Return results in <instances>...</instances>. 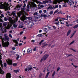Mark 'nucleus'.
Here are the masks:
<instances>
[{
  "label": "nucleus",
  "instance_id": "1",
  "mask_svg": "<svg viewBox=\"0 0 78 78\" xmlns=\"http://www.w3.org/2000/svg\"><path fill=\"white\" fill-rule=\"evenodd\" d=\"M2 32H0V39H2V43L3 47H8L9 44V37L7 36L6 34H5L4 36L5 38L4 41H5V42H4V38H2Z\"/></svg>",
  "mask_w": 78,
  "mask_h": 78
},
{
  "label": "nucleus",
  "instance_id": "2",
  "mask_svg": "<svg viewBox=\"0 0 78 78\" xmlns=\"http://www.w3.org/2000/svg\"><path fill=\"white\" fill-rule=\"evenodd\" d=\"M34 2H36L37 4H39L40 5H41V4H45L46 3H48V1L46 0L45 1H43V3L37 1V0H32V2L30 4H29L30 5V6L31 8H33L35 7V8H36L37 5Z\"/></svg>",
  "mask_w": 78,
  "mask_h": 78
},
{
  "label": "nucleus",
  "instance_id": "3",
  "mask_svg": "<svg viewBox=\"0 0 78 78\" xmlns=\"http://www.w3.org/2000/svg\"><path fill=\"white\" fill-rule=\"evenodd\" d=\"M11 5H9L7 2H5L3 4L0 3V8L1 9H4L5 10H9V7Z\"/></svg>",
  "mask_w": 78,
  "mask_h": 78
},
{
  "label": "nucleus",
  "instance_id": "4",
  "mask_svg": "<svg viewBox=\"0 0 78 78\" xmlns=\"http://www.w3.org/2000/svg\"><path fill=\"white\" fill-rule=\"evenodd\" d=\"M16 12H12V14L13 15V17L11 18V17H9V19L10 22L12 24H14L16 21H17L18 20V17L15 14Z\"/></svg>",
  "mask_w": 78,
  "mask_h": 78
},
{
  "label": "nucleus",
  "instance_id": "5",
  "mask_svg": "<svg viewBox=\"0 0 78 78\" xmlns=\"http://www.w3.org/2000/svg\"><path fill=\"white\" fill-rule=\"evenodd\" d=\"M25 9L22 8L21 9V12H20V14L21 13L23 14V16L20 18L21 20L22 21H23L24 23H28V21H25V20H26V16L25 15Z\"/></svg>",
  "mask_w": 78,
  "mask_h": 78
},
{
  "label": "nucleus",
  "instance_id": "6",
  "mask_svg": "<svg viewBox=\"0 0 78 78\" xmlns=\"http://www.w3.org/2000/svg\"><path fill=\"white\" fill-rule=\"evenodd\" d=\"M64 1L65 3H63V7H67V4H66V3H68L69 2V0H54L53 3L55 5H56L57 3H59L60 2H62V1Z\"/></svg>",
  "mask_w": 78,
  "mask_h": 78
},
{
  "label": "nucleus",
  "instance_id": "7",
  "mask_svg": "<svg viewBox=\"0 0 78 78\" xmlns=\"http://www.w3.org/2000/svg\"><path fill=\"white\" fill-rule=\"evenodd\" d=\"M3 25L4 27H5L4 28V30H5V31L7 29H9L10 27H11V25H9V22L4 23H3ZM7 25H8L7 27H6Z\"/></svg>",
  "mask_w": 78,
  "mask_h": 78
},
{
  "label": "nucleus",
  "instance_id": "8",
  "mask_svg": "<svg viewBox=\"0 0 78 78\" xmlns=\"http://www.w3.org/2000/svg\"><path fill=\"white\" fill-rule=\"evenodd\" d=\"M49 56V54H45L43 57L42 58L41 60V62H42V61H45L48 58Z\"/></svg>",
  "mask_w": 78,
  "mask_h": 78
},
{
  "label": "nucleus",
  "instance_id": "9",
  "mask_svg": "<svg viewBox=\"0 0 78 78\" xmlns=\"http://www.w3.org/2000/svg\"><path fill=\"white\" fill-rule=\"evenodd\" d=\"M34 68H36V67H34L32 68V66L31 65H29L28 66V69L26 68L25 70L26 72H27V71H29V70L31 71L32 69H34Z\"/></svg>",
  "mask_w": 78,
  "mask_h": 78
},
{
  "label": "nucleus",
  "instance_id": "10",
  "mask_svg": "<svg viewBox=\"0 0 78 78\" xmlns=\"http://www.w3.org/2000/svg\"><path fill=\"white\" fill-rule=\"evenodd\" d=\"M0 29L1 30L2 32V33H5L6 31V30L4 29V28H3V27L2 26V23H0Z\"/></svg>",
  "mask_w": 78,
  "mask_h": 78
},
{
  "label": "nucleus",
  "instance_id": "11",
  "mask_svg": "<svg viewBox=\"0 0 78 78\" xmlns=\"http://www.w3.org/2000/svg\"><path fill=\"white\" fill-rule=\"evenodd\" d=\"M34 25V23L33 22H30L29 23L27 24V26H28L29 28H31L33 27Z\"/></svg>",
  "mask_w": 78,
  "mask_h": 78
},
{
  "label": "nucleus",
  "instance_id": "12",
  "mask_svg": "<svg viewBox=\"0 0 78 78\" xmlns=\"http://www.w3.org/2000/svg\"><path fill=\"white\" fill-rule=\"evenodd\" d=\"M6 62H7L8 64H9V65H11L12 64V60L10 59H8L6 60Z\"/></svg>",
  "mask_w": 78,
  "mask_h": 78
},
{
  "label": "nucleus",
  "instance_id": "13",
  "mask_svg": "<svg viewBox=\"0 0 78 78\" xmlns=\"http://www.w3.org/2000/svg\"><path fill=\"white\" fill-rule=\"evenodd\" d=\"M69 3L70 6H72V5H74L75 2L72 1V0H69Z\"/></svg>",
  "mask_w": 78,
  "mask_h": 78
},
{
  "label": "nucleus",
  "instance_id": "14",
  "mask_svg": "<svg viewBox=\"0 0 78 78\" xmlns=\"http://www.w3.org/2000/svg\"><path fill=\"white\" fill-rule=\"evenodd\" d=\"M50 30V27L48 26H47L44 29V31H48Z\"/></svg>",
  "mask_w": 78,
  "mask_h": 78
},
{
  "label": "nucleus",
  "instance_id": "15",
  "mask_svg": "<svg viewBox=\"0 0 78 78\" xmlns=\"http://www.w3.org/2000/svg\"><path fill=\"white\" fill-rule=\"evenodd\" d=\"M6 78H11V74L8 73L6 75Z\"/></svg>",
  "mask_w": 78,
  "mask_h": 78
},
{
  "label": "nucleus",
  "instance_id": "16",
  "mask_svg": "<svg viewBox=\"0 0 78 78\" xmlns=\"http://www.w3.org/2000/svg\"><path fill=\"white\" fill-rule=\"evenodd\" d=\"M32 53V50L31 48H28L27 49V53Z\"/></svg>",
  "mask_w": 78,
  "mask_h": 78
},
{
  "label": "nucleus",
  "instance_id": "17",
  "mask_svg": "<svg viewBox=\"0 0 78 78\" xmlns=\"http://www.w3.org/2000/svg\"><path fill=\"white\" fill-rule=\"evenodd\" d=\"M13 42H15V44H16V45H15V46H17V44H18V42L16 40H13Z\"/></svg>",
  "mask_w": 78,
  "mask_h": 78
},
{
  "label": "nucleus",
  "instance_id": "18",
  "mask_svg": "<svg viewBox=\"0 0 78 78\" xmlns=\"http://www.w3.org/2000/svg\"><path fill=\"white\" fill-rule=\"evenodd\" d=\"M73 25V24H69V22H66V27H69V26H72Z\"/></svg>",
  "mask_w": 78,
  "mask_h": 78
},
{
  "label": "nucleus",
  "instance_id": "19",
  "mask_svg": "<svg viewBox=\"0 0 78 78\" xmlns=\"http://www.w3.org/2000/svg\"><path fill=\"white\" fill-rule=\"evenodd\" d=\"M1 54L0 53V64H1V66H3V64H2V61L1 60V59H2V56L1 55Z\"/></svg>",
  "mask_w": 78,
  "mask_h": 78
},
{
  "label": "nucleus",
  "instance_id": "20",
  "mask_svg": "<svg viewBox=\"0 0 78 78\" xmlns=\"http://www.w3.org/2000/svg\"><path fill=\"white\" fill-rule=\"evenodd\" d=\"M41 17H44V18H45V17H47V16L45 14H42L41 15Z\"/></svg>",
  "mask_w": 78,
  "mask_h": 78
},
{
  "label": "nucleus",
  "instance_id": "21",
  "mask_svg": "<svg viewBox=\"0 0 78 78\" xmlns=\"http://www.w3.org/2000/svg\"><path fill=\"white\" fill-rule=\"evenodd\" d=\"M16 9H17V10H19V9H20V5H17L16 7Z\"/></svg>",
  "mask_w": 78,
  "mask_h": 78
},
{
  "label": "nucleus",
  "instance_id": "22",
  "mask_svg": "<svg viewBox=\"0 0 78 78\" xmlns=\"http://www.w3.org/2000/svg\"><path fill=\"white\" fill-rule=\"evenodd\" d=\"M46 33H44L43 34H39L38 36H39V37H42V36H44V34H46Z\"/></svg>",
  "mask_w": 78,
  "mask_h": 78
},
{
  "label": "nucleus",
  "instance_id": "23",
  "mask_svg": "<svg viewBox=\"0 0 78 78\" xmlns=\"http://www.w3.org/2000/svg\"><path fill=\"white\" fill-rule=\"evenodd\" d=\"M72 32V30H69L67 32V36H69V35L70 33H71V32Z\"/></svg>",
  "mask_w": 78,
  "mask_h": 78
},
{
  "label": "nucleus",
  "instance_id": "24",
  "mask_svg": "<svg viewBox=\"0 0 78 78\" xmlns=\"http://www.w3.org/2000/svg\"><path fill=\"white\" fill-rule=\"evenodd\" d=\"M0 73H1V74H3L4 73V71L2 69L0 68Z\"/></svg>",
  "mask_w": 78,
  "mask_h": 78
},
{
  "label": "nucleus",
  "instance_id": "25",
  "mask_svg": "<svg viewBox=\"0 0 78 78\" xmlns=\"http://www.w3.org/2000/svg\"><path fill=\"white\" fill-rule=\"evenodd\" d=\"M53 9V8L52 6L51 5L48 8H47V9Z\"/></svg>",
  "mask_w": 78,
  "mask_h": 78
},
{
  "label": "nucleus",
  "instance_id": "26",
  "mask_svg": "<svg viewBox=\"0 0 78 78\" xmlns=\"http://www.w3.org/2000/svg\"><path fill=\"white\" fill-rule=\"evenodd\" d=\"M1 12H0V14ZM2 17H4V15H3V14H1V16H0V20L1 19V18H2Z\"/></svg>",
  "mask_w": 78,
  "mask_h": 78
},
{
  "label": "nucleus",
  "instance_id": "27",
  "mask_svg": "<svg viewBox=\"0 0 78 78\" xmlns=\"http://www.w3.org/2000/svg\"><path fill=\"white\" fill-rule=\"evenodd\" d=\"M62 18H61L60 17H58V19L59 20L60 22H61V21L62 22V21H63L62 20Z\"/></svg>",
  "mask_w": 78,
  "mask_h": 78
},
{
  "label": "nucleus",
  "instance_id": "28",
  "mask_svg": "<svg viewBox=\"0 0 78 78\" xmlns=\"http://www.w3.org/2000/svg\"><path fill=\"white\" fill-rule=\"evenodd\" d=\"M50 72H48L47 73L45 77V78H48V75H49V73H50Z\"/></svg>",
  "mask_w": 78,
  "mask_h": 78
},
{
  "label": "nucleus",
  "instance_id": "29",
  "mask_svg": "<svg viewBox=\"0 0 78 78\" xmlns=\"http://www.w3.org/2000/svg\"><path fill=\"white\" fill-rule=\"evenodd\" d=\"M76 33V31H74L73 34H72V35L70 37V38H71V37H72L73 36V35L75 34V33Z\"/></svg>",
  "mask_w": 78,
  "mask_h": 78
},
{
  "label": "nucleus",
  "instance_id": "30",
  "mask_svg": "<svg viewBox=\"0 0 78 78\" xmlns=\"http://www.w3.org/2000/svg\"><path fill=\"white\" fill-rule=\"evenodd\" d=\"M55 73H56V72L55 71L52 74V78H54V76H55Z\"/></svg>",
  "mask_w": 78,
  "mask_h": 78
},
{
  "label": "nucleus",
  "instance_id": "31",
  "mask_svg": "<svg viewBox=\"0 0 78 78\" xmlns=\"http://www.w3.org/2000/svg\"><path fill=\"white\" fill-rule=\"evenodd\" d=\"M78 27V24H77L74 27L73 29H75L76 28H77Z\"/></svg>",
  "mask_w": 78,
  "mask_h": 78
},
{
  "label": "nucleus",
  "instance_id": "32",
  "mask_svg": "<svg viewBox=\"0 0 78 78\" xmlns=\"http://www.w3.org/2000/svg\"><path fill=\"white\" fill-rule=\"evenodd\" d=\"M16 56H17L16 59L18 60L19 58V55H18V54H16Z\"/></svg>",
  "mask_w": 78,
  "mask_h": 78
},
{
  "label": "nucleus",
  "instance_id": "33",
  "mask_svg": "<svg viewBox=\"0 0 78 78\" xmlns=\"http://www.w3.org/2000/svg\"><path fill=\"white\" fill-rule=\"evenodd\" d=\"M44 40H42L39 43V45H41V44H42V42H44Z\"/></svg>",
  "mask_w": 78,
  "mask_h": 78
},
{
  "label": "nucleus",
  "instance_id": "34",
  "mask_svg": "<svg viewBox=\"0 0 78 78\" xmlns=\"http://www.w3.org/2000/svg\"><path fill=\"white\" fill-rule=\"evenodd\" d=\"M27 18L28 20H32V18H31V17H27Z\"/></svg>",
  "mask_w": 78,
  "mask_h": 78
},
{
  "label": "nucleus",
  "instance_id": "35",
  "mask_svg": "<svg viewBox=\"0 0 78 78\" xmlns=\"http://www.w3.org/2000/svg\"><path fill=\"white\" fill-rule=\"evenodd\" d=\"M59 10H58V9H57L55 11V12H54V14H55V13H56L57 12H58V11H59Z\"/></svg>",
  "mask_w": 78,
  "mask_h": 78
},
{
  "label": "nucleus",
  "instance_id": "36",
  "mask_svg": "<svg viewBox=\"0 0 78 78\" xmlns=\"http://www.w3.org/2000/svg\"><path fill=\"white\" fill-rule=\"evenodd\" d=\"M66 56L67 57H69L70 56H72V54H67Z\"/></svg>",
  "mask_w": 78,
  "mask_h": 78
},
{
  "label": "nucleus",
  "instance_id": "37",
  "mask_svg": "<svg viewBox=\"0 0 78 78\" xmlns=\"http://www.w3.org/2000/svg\"><path fill=\"white\" fill-rule=\"evenodd\" d=\"M75 42V41H72L70 44H69V45H72V44H73V43H74V42Z\"/></svg>",
  "mask_w": 78,
  "mask_h": 78
},
{
  "label": "nucleus",
  "instance_id": "38",
  "mask_svg": "<svg viewBox=\"0 0 78 78\" xmlns=\"http://www.w3.org/2000/svg\"><path fill=\"white\" fill-rule=\"evenodd\" d=\"M58 8V5H56L55 6L54 8Z\"/></svg>",
  "mask_w": 78,
  "mask_h": 78
},
{
  "label": "nucleus",
  "instance_id": "39",
  "mask_svg": "<svg viewBox=\"0 0 78 78\" xmlns=\"http://www.w3.org/2000/svg\"><path fill=\"white\" fill-rule=\"evenodd\" d=\"M34 16H36V15H37V12H35L34 14Z\"/></svg>",
  "mask_w": 78,
  "mask_h": 78
},
{
  "label": "nucleus",
  "instance_id": "40",
  "mask_svg": "<svg viewBox=\"0 0 78 78\" xmlns=\"http://www.w3.org/2000/svg\"><path fill=\"white\" fill-rule=\"evenodd\" d=\"M53 11H51L50 12L49 14H50L51 15L53 14Z\"/></svg>",
  "mask_w": 78,
  "mask_h": 78
},
{
  "label": "nucleus",
  "instance_id": "41",
  "mask_svg": "<svg viewBox=\"0 0 78 78\" xmlns=\"http://www.w3.org/2000/svg\"><path fill=\"white\" fill-rule=\"evenodd\" d=\"M4 67H6V66H7L6 63H4Z\"/></svg>",
  "mask_w": 78,
  "mask_h": 78
},
{
  "label": "nucleus",
  "instance_id": "42",
  "mask_svg": "<svg viewBox=\"0 0 78 78\" xmlns=\"http://www.w3.org/2000/svg\"><path fill=\"white\" fill-rule=\"evenodd\" d=\"M36 47L34 48L33 49V51H36Z\"/></svg>",
  "mask_w": 78,
  "mask_h": 78
},
{
  "label": "nucleus",
  "instance_id": "43",
  "mask_svg": "<svg viewBox=\"0 0 78 78\" xmlns=\"http://www.w3.org/2000/svg\"><path fill=\"white\" fill-rule=\"evenodd\" d=\"M19 72V71L18 70H15L14 71V72L15 73H17Z\"/></svg>",
  "mask_w": 78,
  "mask_h": 78
},
{
  "label": "nucleus",
  "instance_id": "44",
  "mask_svg": "<svg viewBox=\"0 0 78 78\" xmlns=\"http://www.w3.org/2000/svg\"><path fill=\"white\" fill-rule=\"evenodd\" d=\"M13 66H17V63H13Z\"/></svg>",
  "mask_w": 78,
  "mask_h": 78
},
{
  "label": "nucleus",
  "instance_id": "45",
  "mask_svg": "<svg viewBox=\"0 0 78 78\" xmlns=\"http://www.w3.org/2000/svg\"><path fill=\"white\" fill-rule=\"evenodd\" d=\"M17 14L19 17H20V12L17 13Z\"/></svg>",
  "mask_w": 78,
  "mask_h": 78
},
{
  "label": "nucleus",
  "instance_id": "46",
  "mask_svg": "<svg viewBox=\"0 0 78 78\" xmlns=\"http://www.w3.org/2000/svg\"><path fill=\"white\" fill-rule=\"evenodd\" d=\"M61 19H62V20H67V19H66V18H61Z\"/></svg>",
  "mask_w": 78,
  "mask_h": 78
},
{
  "label": "nucleus",
  "instance_id": "47",
  "mask_svg": "<svg viewBox=\"0 0 78 78\" xmlns=\"http://www.w3.org/2000/svg\"><path fill=\"white\" fill-rule=\"evenodd\" d=\"M13 26L14 28H16V27H17V25H16V24H13Z\"/></svg>",
  "mask_w": 78,
  "mask_h": 78
},
{
  "label": "nucleus",
  "instance_id": "48",
  "mask_svg": "<svg viewBox=\"0 0 78 78\" xmlns=\"http://www.w3.org/2000/svg\"><path fill=\"white\" fill-rule=\"evenodd\" d=\"M23 33V31H21L20 32V34L22 35Z\"/></svg>",
  "mask_w": 78,
  "mask_h": 78
},
{
  "label": "nucleus",
  "instance_id": "49",
  "mask_svg": "<svg viewBox=\"0 0 78 78\" xmlns=\"http://www.w3.org/2000/svg\"><path fill=\"white\" fill-rule=\"evenodd\" d=\"M4 20L5 21H7V19H6V17H5L4 18Z\"/></svg>",
  "mask_w": 78,
  "mask_h": 78
},
{
  "label": "nucleus",
  "instance_id": "50",
  "mask_svg": "<svg viewBox=\"0 0 78 78\" xmlns=\"http://www.w3.org/2000/svg\"><path fill=\"white\" fill-rule=\"evenodd\" d=\"M58 19H59V18H58V17L57 19H56L55 20V22H57V21H58Z\"/></svg>",
  "mask_w": 78,
  "mask_h": 78
},
{
  "label": "nucleus",
  "instance_id": "51",
  "mask_svg": "<svg viewBox=\"0 0 78 78\" xmlns=\"http://www.w3.org/2000/svg\"><path fill=\"white\" fill-rule=\"evenodd\" d=\"M48 2H49L50 3H51V0H48Z\"/></svg>",
  "mask_w": 78,
  "mask_h": 78
},
{
  "label": "nucleus",
  "instance_id": "52",
  "mask_svg": "<svg viewBox=\"0 0 78 78\" xmlns=\"http://www.w3.org/2000/svg\"><path fill=\"white\" fill-rule=\"evenodd\" d=\"M53 27L54 29V30H56V27L55 26H53Z\"/></svg>",
  "mask_w": 78,
  "mask_h": 78
},
{
  "label": "nucleus",
  "instance_id": "53",
  "mask_svg": "<svg viewBox=\"0 0 78 78\" xmlns=\"http://www.w3.org/2000/svg\"><path fill=\"white\" fill-rule=\"evenodd\" d=\"M71 49L73 51H74V52H75L76 51H75V50L73 48H71Z\"/></svg>",
  "mask_w": 78,
  "mask_h": 78
},
{
  "label": "nucleus",
  "instance_id": "54",
  "mask_svg": "<svg viewBox=\"0 0 78 78\" xmlns=\"http://www.w3.org/2000/svg\"><path fill=\"white\" fill-rule=\"evenodd\" d=\"M55 24H56V25H57V26H58V25H59V24H58V23H55Z\"/></svg>",
  "mask_w": 78,
  "mask_h": 78
},
{
  "label": "nucleus",
  "instance_id": "55",
  "mask_svg": "<svg viewBox=\"0 0 78 78\" xmlns=\"http://www.w3.org/2000/svg\"><path fill=\"white\" fill-rule=\"evenodd\" d=\"M31 42H32L34 43V42H35V40H31Z\"/></svg>",
  "mask_w": 78,
  "mask_h": 78
},
{
  "label": "nucleus",
  "instance_id": "56",
  "mask_svg": "<svg viewBox=\"0 0 78 78\" xmlns=\"http://www.w3.org/2000/svg\"><path fill=\"white\" fill-rule=\"evenodd\" d=\"M27 8H28V9H29V8H30V5H27Z\"/></svg>",
  "mask_w": 78,
  "mask_h": 78
},
{
  "label": "nucleus",
  "instance_id": "57",
  "mask_svg": "<svg viewBox=\"0 0 78 78\" xmlns=\"http://www.w3.org/2000/svg\"><path fill=\"white\" fill-rule=\"evenodd\" d=\"M20 28H23V26H20Z\"/></svg>",
  "mask_w": 78,
  "mask_h": 78
},
{
  "label": "nucleus",
  "instance_id": "58",
  "mask_svg": "<svg viewBox=\"0 0 78 78\" xmlns=\"http://www.w3.org/2000/svg\"><path fill=\"white\" fill-rule=\"evenodd\" d=\"M44 13H46L47 12V10H44Z\"/></svg>",
  "mask_w": 78,
  "mask_h": 78
},
{
  "label": "nucleus",
  "instance_id": "59",
  "mask_svg": "<svg viewBox=\"0 0 78 78\" xmlns=\"http://www.w3.org/2000/svg\"><path fill=\"white\" fill-rule=\"evenodd\" d=\"M40 7L41 8H44V5H41L40 6Z\"/></svg>",
  "mask_w": 78,
  "mask_h": 78
},
{
  "label": "nucleus",
  "instance_id": "60",
  "mask_svg": "<svg viewBox=\"0 0 78 78\" xmlns=\"http://www.w3.org/2000/svg\"><path fill=\"white\" fill-rule=\"evenodd\" d=\"M59 69H60V68H58L57 69V72H58V71H59Z\"/></svg>",
  "mask_w": 78,
  "mask_h": 78
},
{
  "label": "nucleus",
  "instance_id": "61",
  "mask_svg": "<svg viewBox=\"0 0 78 78\" xmlns=\"http://www.w3.org/2000/svg\"><path fill=\"white\" fill-rule=\"evenodd\" d=\"M9 36L10 37H12V35H11V34H9Z\"/></svg>",
  "mask_w": 78,
  "mask_h": 78
},
{
  "label": "nucleus",
  "instance_id": "62",
  "mask_svg": "<svg viewBox=\"0 0 78 78\" xmlns=\"http://www.w3.org/2000/svg\"><path fill=\"white\" fill-rule=\"evenodd\" d=\"M39 12L40 14H41V13H42V10H40L39 11Z\"/></svg>",
  "mask_w": 78,
  "mask_h": 78
},
{
  "label": "nucleus",
  "instance_id": "63",
  "mask_svg": "<svg viewBox=\"0 0 78 78\" xmlns=\"http://www.w3.org/2000/svg\"><path fill=\"white\" fill-rule=\"evenodd\" d=\"M26 6V5L25 4H24V5L23 6V8H25Z\"/></svg>",
  "mask_w": 78,
  "mask_h": 78
},
{
  "label": "nucleus",
  "instance_id": "64",
  "mask_svg": "<svg viewBox=\"0 0 78 78\" xmlns=\"http://www.w3.org/2000/svg\"><path fill=\"white\" fill-rule=\"evenodd\" d=\"M42 32V30H40L39 31V33H41Z\"/></svg>",
  "mask_w": 78,
  "mask_h": 78
}]
</instances>
